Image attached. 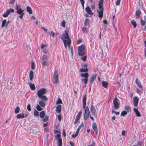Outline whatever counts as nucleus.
I'll list each match as a JSON object with an SVG mask.
<instances>
[{"instance_id":"f257e3e1","label":"nucleus","mask_w":146,"mask_h":146,"mask_svg":"<svg viewBox=\"0 0 146 146\" xmlns=\"http://www.w3.org/2000/svg\"><path fill=\"white\" fill-rule=\"evenodd\" d=\"M61 38L66 48H67V45L68 47H70L71 40L66 31H65L63 33L61 37Z\"/></svg>"},{"instance_id":"f03ea898","label":"nucleus","mask_w":146,"mask_h":146,"mask_svg":"<svg viewBox=\"0 0 146 146\" xmlns=\"http://www.w3.org/2000/svg\"><path fill=\"white\" fill-rule=\"evenodd\" d=\"M86 95H85L82 98V103L83 108H85L84 114V119L85 120H86L89 117L90 113L89 108L88 106L86 107Z\"/></svg>"},{"instance_id":"7ed1b4c3","label":"nucleus","mask_w":146,"mask_h":146,"mask_svg":"<svg viewBox=\"0 0 146 146\" xmlns=\"http://www.w3.org/2000/svg\"><path fill=\"white\" fill-rule=\"evenodd\" d=\"M104 0H100L98 2V8L99 10H97V12L98 14V17L102 18L103 16V12L104 9L102 6L104 2Z\"/></svg>"},{"instance_id":"20e7f679","label":"nucleus","mask_w":146,"mask_h":146,"mask_svg":"<svg viewBox=\"0 0 146 146\" xmlns=\"http://www.w3.org/2000/svg\"><path fill=\"white\" fill-rule=\"evenodd\" d=\"M15 9L17 10V13L19 15V17L21 19H22L24 15L23 13L24 10L20 8V6L16 4V6Z\"/></svg>"},{"instance_id":"39448f33","label":"nucleus","mask_w":146,"mask_h":146,"mask_svg":"<svg viewBox=\"0 0 146 146\" xmlns=\"http://www.w3.org/2000/svg\"><path fill=\"white\" fill-rule=\"evenodd\" d=\"M85 46L84 45H82L78 47L79 55L81 56H83L85 54L84 50Z\"/></svg>"},{"instance_id":"423d86ee","label":"nucleus","mask_w":146,"mask_h":146,"mask_svg":"<svg viewBox=\"0 0 146 146\" xmlns=\"http://www.w3.org/2000/svg\"><path fill=\"white\" fill-rule=\"evenodd\" d=\"M58 71L55 70L54 73L53 81L54 83L57 84L58 82Z\"/></svg>"},{"instance_id":"0eeeda50","label":"nucleus","mask_w":146,"mask_h":146,"mask_svg":"<svg viewBox=\"0 0 146 146\" xmlns=\"http://www.w3.org/2000/svg\"><path fill=\"white\" fill-rule=\"evenodd\" d=\"M14 11V10L13 9L10 8L6 11L5 13L3 14L2 16L4 18L7 17L10 13H13Z\"/></svg>"},{"instance_id":"6e6552de","label":"nucleus","mask_w":146,"mask_h":146,"mask_svg":"<svg viewBox=\"0 0 146 146\" xmlns=\"http://www.w3.org/2000/svg\"><path fill=\"white\" fill-rule=\"evenodd\" d=\"M113 104L114 108L115 109H117L119 107V104L116 97H115L113 99Z\"/></svg>"},{"instance_id":"1a4fd4ad","label":"nucleus","mask_w":146,"mask_h":146,"mask_svg":"<svg viewBox=\"0 0 146 146\" xmlns=\"http://www.w3.org/2000/svg\"><path fill=\"white\" fill-rule=\"evenodd\" d=\"M46 92V90L45 89L42 88L37 92V95L38 97H40V96L45 94Z\"/></svg>"},{"instance_id":"9d476101","label":"nucleus","mask_w":146,"mask_h":146,"mask_svg":"<svg viewBox=\"0 0 146 146\" xmlns=\"http://www.w3.org/2000/svg\"><path fill=\"white\" fill-rule=\"evenodd\" d=\"M28 114H27L24 113H19L17 114L16 115V117L18 119H20V118H26L27 117Z\"/></svg>"},{"instance_id":"9b49d317","label":"nucleus","mask_w":146,"mask_h":146,"mask_svg":"<svg viewBox=\"0 0 146 146\" xmlns=\"http://www.w3.org/2000/svg\"><path fill=\"white\" fill-rule=\"evenodd\" d=\"M139 99L137 96H135L133 98V104L134 106L137 107V106Z\"/></svg>"},{"instance_id":"f8f14e48","label":"nucleus","mask_w":146,"mask_h":146,"mask_svg":"<svg viewBox=\"0 0 146 146\" xmlns=\"http://www.w3.org/2000/svg\"><path fill=\"white\" fill-rule=\"evenodd\" d=\"M92 128L94 131H95V134L97 135L98 134V128L95 122H94L92 124Z\"/></svg>"},{"instance_id":"ddd939ff","label":"nucleus","mask_w":146,"mask_h":146,"mask_svg":"<svg viewBox=\"0 0 146 146\" xmlns=\"http://www.w3.org/2000/svg\"><path fill=\"white\" fill-rule=\"evenodd\" d=\"M85 11L89 15H92L94 14V13L92 12L90 7L89 6H87L85 8Z\"/></svg>"},{"instance_id":"4468645a","label":"nucleus","mask_w":146,"mask_h":146,"mask_svg":"<svg viewBox=\"0 0 146 146\" xmlns=\"http://www.w3.org/2000/svg\"><path fill=\"white\" fill-rule=\"evenodd\" d=\"M136 84L138 86V87L141 89H142V87L141 82H140L139 79L137 78H136L135 80Z\"/></svg>"},{"instance_id":"2eb2a0df","label":"nucleus","mask_w":146,"mask_h":146,"mask_svg":"<svg viewBox=\"0 0 146 146\" xmlns=\"http://www.w3.org/2000/svg\"><path fill=\"white\" fill-rule=\"evenodd\" d=\"M97 74H95L93 75L90 77V82L92 83L96 79V77Z\"/></svg>"},{"instance_id":"dca6fc26","label":"nucleus","mask_w":146,"mask_h":146,"mask_svg":"<svg viewBox=\"0 0 146 146\" xmlns=\"http://www.w3.org/2000/svg\"><path fill=\"white\" fill-rule=\"evenodd\" d=\"M90 110L91 113L92 114V115H95L96 110L94 106H91Z\"/></svg>"},{"instance_id":"f3484780","label":"nucleus","mask_w":146,"mask_h":146,"mask_svg":"<svg viewBox=\"0 0 146 146\" xmlns=\"http://www.w3.org/2000/svg\"><path fill=\"white\" fill-rule=\"evenodd\" d=\"M141 13L140 10H137L135 12V17L137 19H138L140 17V15Z\"/></svg>"},{"instance_id":"a211bd4d","label":"nucleus","mask_w":146,"mask_h":146,"mask_svg":"<svg viewBox=\"0 0 146 146\" xmlns=\"http://www.w3.org/2000/svg\"><path fill=\"white\" fill-rule=\"evenodd\" d=\"M61 105H58L56 108V111L58 113H60L61 111Z\"/></svg>"},{"instance_id":"6ab92c4d","label":"nucleus","mask_w":146,"mask_h":146,"mask_svg":"<svg viewBox=\"0 0 146 146\" xmlns=\"http://www.w3.org/2000/svg\"><path fill=\"white\" fill-rule=\"evenodd\" d=\"M136 92L141 95V94L143 93V88H142V89H139L138 88H136Z\"/></svg>"},{"instance_id":"aec40b11","label":"nucleus","mask_w":146,"mask_h":146,"mask_svg":"<svg viewBox=\"0 0 146 146\" xmlns=\"http://www.w3.org/2000/svg\"><path fill=\"white\" fill-rule=\"evenodd\" d=\"M39 105L42 107H44L46 105L45 103L42 100L40 101L39 102Z\"/></svg>"},{"instance_id":"412c9836","label":"nucleus","mask_w":146,"mask_h":146,"mask_svg":"<svg viewBox=\"0 0 146 146\" xmlns=\"http://www.w3.org/2000/svg\"><path fill=\"white\" fill-rule=\"evenodd\" d=\"M134 111H135V113L136 114V115L137 116L139 117L140 116V114L138 110V108H134Z\"/></svg>"},{"instance_id":"4be33fe9","label":"nucleus","mask_w":146,"mask_h":146,"mask_svg":"<svg viewBox=\"0 0 146 146\" xmlns=\"http://www.w3.org/2000/svg\"><path fill=\"white\" fill-rule=\"evenodd\" d=\"M27 11L29 14H32V10L31 8L29 6H27Z\"/></svg>"},{"instance_id":"5701e85b","label":"nucleus","mask_w":146,"mask_h":146,"mask_svg":"<svg viewBox=\"0 0 146 146\" xmlns=\"http://www.w3.org/2000/svg\"><path fill=\"white\" fill-rule=\"evenodd\" d=\"M88 73H82L81 74V77L85 78H84L88 79Z\"/></svg>"},{"instance_id":"b1692460","label":"nucleus","mask_w":146,"mask_h":146,"mask_svg":"<svg viewBox=\"0 0 146 146\" xmlns=\"http://www.w3.org/2000/svg\"><path fill=\"white\" fill-rule=\"evenodd\" d=\"M33 71L31 70L30 71L29 74V79L30 80H32L33 79Z\"/></svg>"},{"instance_id":"393cba45","label":"nucleus","mask_w":146,"mask_h":146,"mask_svg":"<svg viewBox=\"0 0 146 146\" xmlns=\"http://www.w3.org/2000/svg\"><path fill=\"white\" fill-rule=\"evenodd\" d=\"M39 98L42 100L44 101H46L48 100V98L46 97L44 95L42 96Z\"/></svg>"},{"instance_id":"a878e982","label":"nucleus","mask_w":146,"mask_h":146,"mask_svg":"<svg viewBox=\"0 0 146 146\" xmlns=\"http://www.w3.org/2000/svg\"><path fill=\"white\" fill-rule=\"evenodd\" d=\"M102 85L105 88H106L108 86V83L107 82L104 81L102 82Z\"/></svg>"},{"instance_id":"bb28decb","label":"nucleus","mask_w":146,"mask_h":146,"mask_svg":"<svg viewBox=\"0 0 146 146\" xmlns=\"http://www.w3.org/2000/svg\"><path fill=\"white\" fill-rule=\"evenodd\" d=\"M131 24L133 26L134 28H135L137 27V23L134 20H133L131 21Z\"/></svg>"},{"instance_id":"cd10ccee","label":"nucleus","mask_w":146,"mask_h":146,"mask_svg":"<svg viewBox=\"0 0 146 146\" xmlns=\"http://www.w3.org/2000/svg\"><path fill=\"white\" fill-rule=\"evenodd\" d=\"M58 146H62V140L61 138H60L58 139Z\"/></svg>"},{"instance_id":"c85d7f7f","label":"nucleus","mask_w":146,"mask_h":146,"mask_svg":"<svg viewBox=\"0 0 146 146\" xmlns=\"http://www.w3.org/2000/svg\"><path fill=\"white\" fill-rule=\"evenodd\" d=\"M42 60V61L41 62V64H42V65L43 66H48V63L46 61H45L44 60Z\"/></svg>"},{"instance_id":"c756f323","label":"nucleus","mask_w":146,"mask_h":146,"mask_svg":"<svg viewBox=\"0 0 146 146\" xmlns=\"http://www.w3.org/2000/svg\"><path fill=\"white\" fill-rule=\"evenodd\" d=\"M29 86L32 90H35V86L34 84L30 83Z\"/></svg>"},{"instance_id":"7c9ffc66","label":"nucleus","mask_w":146,"mask_h":146,"mask_svg":"<svg viewBox=\"0 0 146 146\" xmlns=\"http://www.w3.org/2000/svg\"><path fill=\"white\" fill-rule=\"evenodd\" d=\"M89 19H88L87 18L85 20V23H84V25L85 26H86L87 25H88L89 24Z\"/></svg>"},{"instance_id":"2f4dec72","label":"nucleus","mask_w":146,"mask_h":146,"mask_svg":"<svg viewBox=\"0 0 146 146\" xmlns=\"http://www.w3.org/2000/svg\"><path fill=\"white\" fill-rule=\"evenodd\" d=\"M125 110L127 112H129L130 110V107L128 106H126L124 107Z\"/></svg>"},{"instance_id":"473e14b6","label":"nucleus","mask_w":146,"mask_h":146,"mask_svg":"<svg viewBox=\"0 0 146 146\" xmlns=\"http://www.w3.org/2000/svg\"><path fill=\"white\" fill-rule=\"evenodd\" d=\"M45 115V113L43 111H41L40 114V116L41 118H43Z\"/></svg>"},{"instance_id":"72a5a7b5","label":"nucleus","mask_w":146,"mask_h":146,"mask_svg":"<svg viewBox=\"0 0 146 146\" xmlns=\"http://www.w3.org/2000/svg\"><path fill=\"white\" fill-rule=\"evenodd\" d=\"M88 71V69L87 68H82L80 69V71L81 72H86Z\"/></svg>"},{"instance_id":"f704fd0d","label":"nucleus","mask_w":146,"mask_h":146,"mask_svg":"<svg viewBox=\"0 0 146 146\" xmlns=\"http://www.w3.org/2000/svg\"><path fill=\"white\" fill-rule=\"evenodd\" d=\"M6 23V20L4 19L2 22L1 27H3L5 26V25Z\"/></svg>"},{"instance_id":"c9c22d12","label":"nucleus","mask_w":146,"mask_h":146,"mask_svg":"<svg viewBox=\"0 0 146 146\" xmlns=\"http://www.w3.org/2000/svg\"><path fill=\"white\" fill-rule=\"evenodd\" d=\"M82 113V112L81 111H80L78 114L77 115H76V118L80 119V116Z\"/></svg>"},{"instance_id":"e433bc0d","label":"nucleus","mask_w":146,"mask_h":146,"mask_svg":"<svg viewBox=\"0 0 146 146\" xmlns=\"http://www.w3.org/2000/svg\"><path fill=\"white\" fill-rule=\"evenodd\" d=\"M42 60H46L48 59V56L46 55H44L42 57Z\"/></svg>"},{"instance_id":"4c0bfd02","label":"nucleus","mask_w":146,"mask_h":146,"mask_svg":"<svg viewBox=\"0 0 146 146\" xmlns=\"http://www.w3.org/2000/svg\"><path fill=\"white\" fill-rule=\"evenodd\" d=\"M34 115L36 116H39V112L36 110H34Z\"/></svg>"},{"instance_id":"58836bf2","label":"nucleus","mask_w":146,"mask_h":146,"mask_svg":"<svg viewBox=\"0 0 146 146\" xmlns=\"http://www.w3.org/2000/svg\"><path fill=\"white\" fill-rule=\"evenodd\" d=\"M127 113V112L125 111H123L121 113V116H124Z\"/></svg>"},{"instance_id":"ea45409f","label":"nucleus","mask_w":146,"mask_h":146,"mask_svg":"<svg viewBox=\"0 0 146 146\" xmlns=\"http://www.w3.org/2000/svg\"><path fill=\"white\" fill-rule=\"evenodd\" d=\"M20 109L19 107H17L15 109V112L16 113H19Z\"/></svg>"},{"instance_id":"a19ab883","label":"nucleus","mask_w":146,"mask_h":146,"mask_svg":"<svg viewBox=\"0 0 146 146\" xmlns=\"http://www.w3.org/2000/svg\"><path fill=\"white\" fill-rule=\"evenodd\" d=\"M82 81H83L85 84H86L87 83L88 79L87 78H82Z\"/></svg>"},{"instance_id":"79ce46f5","label":"nucleus","mask_w":146,"mask_h":146,"mask_svg":"<svg viewBox=\"0 0 146 146\" xmlns=\"http://www.w3.org/2000/svg\"><path fill=\"white\" fill-rule=\"evenodd\" d=\"M40 105L37 104L36 106V108L37 110L38 111H40L42 110V109L40 106Z\"/></svg>"},{"instance_id":"37998d69","label":"nucleus","mask_w":146,"mask_h":146,"mask_svg":"<svg viewBox=\"0 0 146 146\" xmlns=\"http://www.w3.org/2000/svg\"><path fill=\"white\" fill-rule=\"evenodd\" d=\"M80 119L76 118L75 121L74 122V124L75 125H76L77 123H79V121Z\"/></svg>"},{"instance_id":"c03bdc74","label":"nucleus","mask_w":146,"mask_h":146,"mask_svg":"<svg viewBox=\"0 0 146 146\" xmlns=\"http://www.w3.org/2000/svg\"><path fill=\"white\" fill-rule=\"evenodd\" d=\"M82 31L84 33H86L87 32L88 29L86 27H84L82 29Z\"/></svg>"},{"instance_id":"a18cd8bd","label":"nucleus","mask_w":146,"mask_h":146,"mask_svg":"<svg viewBox=\"0 0 146 146\" xmlns=\"http://www.w3.org/2000/svg\"><path fill=\"white\" fill-rule=\"evenodd\" d=\"M48 117L47 116H46L43 119V121L44 122L46 121L48 119Z\"/></svg>"},{"instance_id":"49530a36","label":"nucleus","mask_w":146,"mask_h":146,"mask_svg":"<svg viewBox=\"0 0 146 146\" xmlns=\"http://www.w3.org/2000/svg\"><path fill=\"white\" fill-rule=\"evenodd\" d=\"M143 143V142L141 141H138L137 143V145L139 146H141Z\"/></svg>"},{"instance_id":"de8ad7c7","label":"nucleus","mask_w":146,"mask_h":146,"mask_svg":"<svg viewBox=\"0 0 146 146\" xmlns=\"http://www.w3.org/2000/svg\"><path fill=\"white\" fill-rule=\"evenodd\" d=\"M31 68L33 70H34L35 68V65L34 62L32 63Z\"/></svg>"},{"instance_id":"09e8293b","label":"nucleus","mask_w":146,"mask_h":146,"mask_svg":"<svg viewBox=\"0 0 146 146\" xmlns=\"http://www.w3.org/2000/svg\"><path fill=\"white\" fill-rule=\"evenodd\" d=\"M50 36H52V37H54L55 36V33L52 31L50 32H49Z\"/></svg>"},{"instance_id":"8fccbe9b","label":"nucleus","mask_w":146,"mask_h":146,"mask_svg":"<svg viewBox=\"0 0 146 146\" xmlns=\"http://www.w3.org/2000/svg\"><path fill=\"white\" fill-rule=\"evenodd\" d=\"M62 103V101L60 99H58L56 102L57 104H61Z\"/></svg>"},{"instance_id":"3c124183","label":"nucleus","mask_w":146,"mask_h":146,"mask_svg":"<svg viewBox=\"0 0 146 146\" xmlns=\"http://www.w3.org/2000/svg\"><path fill=\"white\" fill-rule=\"evenodd\" d=\"M65 21L63 20V21L61 23V25L62 26L64 27H65Z\"/></svg>"},{"instance_id":"603ef678","label":"nucleus","mask_w":146,"mask_h":146,"mask_svg":"<svg viewBox=\"0 0 146 146\" xmlns=\"http://www.w3.org/2000/svg\"><path fill=\"white\" fill-rule=\"evenodd\" d=\"M84 127V124L83 123H82L78 127V129H79L80 130L82 127Z\"/></svg>"},{"instance_id":"864d4df0","label":"nucleus","mask_w":146,"mask_h":146,"mask_svg":"<svg viewBox=\"0 0 146 146\" xmlns=\"http://www.w3.org/2000/svg\"><path fill=\"white\" fill-rule=\"evenodd\" d=\"M27 109L28 111H31V106L30 104H28L27 106Z\"/></svg>"},{"instance_id":"5fc2aeb1","label":"nucleus","mask_w":146,"mask_h":146,"mask_svg":"<svg viewBox=\"0 0 146 146\" xmlns=\"http://www.w3.org/2000/svg\"><path fill=\"white\" fill-rule=\"evenodd\" d=\"M86 56H85L83 57H82L81 58V59L84 61H85L86 60Z\"/></svg>"},{"instance_id":"6e6d98bb","label":"nucleus","mask_w":146,"mask_h":146,"mask_svg":"<svg viewBox=\"0 0 146 146\" xmlns=\"http://www.w3.org/2000/svg\"><path fill=\"white\" fill-rule=\"evenodd\" d=\"M95 143L94 141H92L91 144L88 145V146H95Z\"/></svg>"},{"instance_id":"4d7b16f0","label":"nucleus","mask_w":146,"mask_h":146,"mask_svg":"<svg viewBox=\"0 0 146 146\" xmlns=\"http://www.w3.org/2000/svg\"><path fill=\"white\" fill-rule=\"evenodd\" d=\"M90 7L92 9H95V4H93L91 5Z\"/></svg>"},{"instance_id":"13d9d810","label":"nucleus","mask_w":146,"mask_h":146,"mask_svg":"<svg viewBox=\"0 0 146 146\" xmlns=\"http://www.w3.org/2000/svg\"><path fill=\"white\" fill-rule=\"evenodd\" d=\"M82 41V40L81 39H79L77 41V44H78L80 43Z\"/></svg>"},{"instance_id":"bf43d9fd","label":"nucleus","mask_w":146,"mask_h":146,"mask_svg":"<svg viewBox=\"0 0 146 146\" xmlns=\"http://www.w3.org/2000/svg\"><path fill=\"white\" fill-rule=\"evenodd\" d=\"M15 0H10V1L9 2V3L10 4H13L15 2Z\"/></svg>"},{"instance_id":"052dcab7","label":"nucleus","mask_w":146,"mask_h":146,"mask_svg":"<svg viewBox=\"0 0 146 146\" xmlns=\"http://www.w3.org/2000/svg\"><path fill=\"white\" fill-rule=\"evenodd\" d=\"M78 135V134L76 133L75 134H73L72 135V137L73 138H75Z\"/></svg>"},{"instance_id":"680f3d73","label":"nucleus","mask_w":146,"mask_h":146,"mask_svg":"<svg viewBox=\"0 0 146 146\" xmlns=\"http://www.w3.org/2000/svg\"><path fill=\"white\" fill-rule=\"evenodd\" d=\"M120 0H117L116 3V5H119L120 3Z\"/></svg>"},{"instance_id":"e2e57ef3","label":"nucleus","mask_w":146,"mask_h":146,"mask_svg":"<svg viewBox=\"0 0 146 146\" xmlns=\"http://www.w3.org/2000/svg\"><path fill=\"white\" fill-rule=\"evenodd\" d=\"M58 120L60 121L61 120V116L60 114H59L58 115Z\"/></svg>"},{"instance_id":"0e129e2a","label":"nucleus","mask_w":146,"mask_h":146,"mask_svg":"<svg viewBox=\"0 0 146 146\" xmlns=\"http://www.w3.org/2000/svg\"><path fill=\"white\" fill-rule=\"evenodd\" d=\"M61 135L60 134H57L56 135L55 137L57 138H60V137Z\"/></svg>"},{"instance_id":"69168bd1","label":"nucleus","mask_w":146,"mask_h":146,"mask_svg":"<svg viewBox=\"0 0 146 146\" xmlns=\"http://www.w3.org/2000/svg\"><path fill=\"white\" fill-rule=\"evenodd\" d=\"M41 28L44 30V31L45 32H47V29L43 27H42Z\"/></svg>"},{"instance_id":"338daca9","label":"nucleus","mask_w":146,"mask_h":146,"mask_svg":"<svg viewBox=\"0 0 146 146\" xmlns=\"http://www.w3.org/2000/svg\"><path fill=\"white\" fill-rule=\"evenodd\" d=\"M63 133L64 136L65 137L66 135V134L65 133V131L64 129L63 130Z\"/></svg>"},{"instance_id":"774afa93","label":"nucleus","mask_w":146,"mask_h":146,"mask_svg":"<svg viewBox=\"0 0 146 146\" xmlns=\"http://www.w3.org/2000/svg\"><path fill=\"white\" fill-rule=\"evenodd\" d=\"M44 131H46V132H48L49 131V130L48 128L45 127L44 128Z\"/></svg>"}]
</instances>
